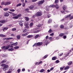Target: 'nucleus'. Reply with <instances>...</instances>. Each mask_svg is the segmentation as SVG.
I'll use <instances>...</instances> for the list:
<instances>
[{"instance_id": "1", "label": "nucleus", "mask_w": 73, "mask_h": 73, "mask_svg": "<svg viewBox=\"0 0 73 73\" xmlns=\"http://www.w3.org/2000/svg\"><path fill=\"white\" fill-rule=\"evenodd\" d=\"M9 13H10V14H11V15H13L14 17H13V19H19V17H20L21 16V14H19L18 15H17V14H15V13H12V12H9Z\"/></svg>"}, {"instance_id": "2", "label": "nucleus", "mask_w": 73, "mask_h": 73, "mask_svg": "<svg viewBox=\"0 0 73 73\" xmlns=\"http://www.w3.org/2000/svg\"><path fill=\"white\" fill-rule=\"evenodd\" d=\"M1 66H3V70L4 71H5V70H7L8 69V67L9 66L8 65H6L5 64H1Z\"/></svg>"}, {"instance_id": "3", "label": "nucleus", "mask_w": 73, "mask_h": 73, "mask_svg": "<svg viewBox=\"0 0 73 73\" xmlns=\"http://www.w3.org/2000/svg\"><path fill=\"white\" fill-rule=\"evenodd\" d=\"M12 45H13V44H11L7 46L6 47V46H3L2 47V49H4L5 50H7V49H8L9 48V47H10L11 48H13V46Z\"/></svg>"}, {"instance_id": "4", "label": "nucleus", "mask_w": 73, "mask_h": 73, "mask_svg": "<svg viewBox=\"0 0 73 73\" xmlns=\"http://www.w3.org/2000/svg\"><path fill=\"white\" fill-rule=\"evenodd\" d=\"M56 7V9H58L59 8V6L58 5H56V6H55L54 5H51L48 7L49 8H50V7H52V8H53V7Z\"/></svg>"}, {"instance_id": "5", "label": "nucleus", "mask_w": 73, "mask_h": 73, "mask_svg": "<svg viewBox=\"0 0 73 73\" xmlns=\"http://www.w3.org/2000/svg\"><path fill=\"white\" fill-rule=\"evenodd\" d=\"M29 8L30 9H31V10H35V9H37V7H34V6L33 5H31L30 7H29Z\"/></svg>"}, {"instance_id": "6", "label": "nucleus", "mask_w": 73, "mask_h": 73, "mask_svg": "<svg viewBox=\"0 0 73 73\" xmlns=\"http://www.w3.org/2000/svg\"><path fill=\"white\" fill-rule=\"evenodd\" d=\"M11 2L9 1H7L5 2L4 4L5 5H9V4H11Z\"/></svg>"}, {"instance_id": "7", "label": "nucleus", "mask_w": 73, "mask_h": 73, "mask_svg": "<svg viewBox=\"0 0 73 73\" xmlns=\"http://www.w3.org/2000/svg\"><path fill=\"white\" fill-rule=\"evenodd\" d=\"M44 0L41 1L38 3V5H41V4H43V3H44Z\"/></svg>"}, {"instance_id": "8", "label": "nucleus", "mask_w": 73, "mask_h": 73, "mask_svg": "<svg viewBox=\"0 0 73 73\" xmlns=\"http://www.w3.org/2000/svg\"><path fill=\"white\" fill-rule=\"evenodd\" d=\"M9 14L7 12L5 13L4 14V16L5 17L9 16Z\"/></svg>"}, {"instance_id": "9", "label": "nucleus", "mask_w": 73, "mask_h": 73, "mask_svg": "<svg viewBox=\"0 0 73 73\" xmlns=\"http://www.w3.org/2000/svg\"><path fill=\"white\" fill-rule=\"evenodd\" d=\"M41 15H42V13H41L38 12L36 13V16H41Z\"/></svg>"}, {"instance_id": "10", "label": "nucleus", "mask_w": 73, "mask_h": 73, "mask_svg": "<svg viewBox=\"0 0 73 73\" xmlns=\"http://www.w3.org/2000/svg\"><path fill=\"white\" fill-rule=\"evenodd\" d=\"M42 44H43V43L42 42H38L37 43L36 45L37 46H40V45H42Z\"/></svg>"}, {"instance_id": "11", "label": "nucleus", "mask_w": 73, "mask_h": 73, "mask_svg": "<svg viewBox=\"0 0 73 73\" xmlns=\"http://www.w3.org/2000/svg\"><path fill=\"white\" fill-rule=\"evenodd\" d=\"M28 25H29V24L28 23L26 22L25 23V26H26V28H29V27L28 26Z\"/></svg>"}, {"instance_id": "12", "label": "nucleus", "mask_w": 73, "mask_h": 73, "mask_svg": "<svg viewBox=\"0 0 73 73\" xmlns=\"http://www.w3.org/2000/svg\"><path fill=\"white\" fill-rule=\"evenodd\" d=\"M8 50L9 51H11L12 52V51H13V50H14V48H11L9 49Z\"/></svg>"}, {"instance_id": "13", "label": "nucleus", "mask_w": 73, "mask_h": 73, "mask_svg": "<svg viewBox=\"0 0 73 73\" xmlns=\"http://www.w3.org/2000/svg\"><path fill=\"white\" fill-rule=\"evenodd\" d=\"M6 22V21L4 20H1L0 21V23H3V24L5 23Z\"/></svg>"}, {"instance_id": "14", "label": "nucleus", "mask_w": 73, "mask_h": 73, "mask_svg": "<svg viewBox=\"0 0 73 73\" xmlns=\"http://www.w3.org/2000/svg\"><path fill=\"white\" fill-rule=\"evenodd\" d=\"M69 66H66L64 68V69L65 70H68V69H69Z\"/></svg>"}, {"instance_id": "15", "label": "nucleus", "mask_w": 73, "mask_h": 73, "mask_svg": "<svg viewBox=\"0 0 73 73\" xmlns=\"http://www.w3.org/2000/svg\"><path fill=\"white\" fill-rule=\"evenodd\" d=\"M28 34H29V33H27L25 34H23L22 35V36H27V35H28Z\"/></svg>"}, {"instance_id": "16", "label": "nucleus", "mask_w": 73, "mask_h": 73, "mask_svg": "<svg viewBox=\"0 0 73 73\" xmlns=\"http://www.w3.org/2000/svg\"><path fill=\"white\" fill-rule=\"evenodd\" d=\"M61 12L62 13H64V12H66V13H68V12H69V11H61Z\"/></svg>"}, {"instance_id": "17", "label": "nucleus", "mask_w": 73, "mask_h": 73, "mask_svg": "<svg viewBox=\"0 0 73 73\" xmlns=\"http://www.w3.org/2000/svg\"><path fill=\"white\" fill-rule=\"evenodd\" d=\"M57 59V57L54 56L52 58V60H56V59Z\"/></svg>"}, {"instance_id": "18", "label": "nucleus", "mask_w": 73, "mask_h": 73, "mask_svg": "<svg viewBox=\"0 0 73 73\" xmlns=\"http://www.w3.org/2000/svg\"><path fill=\"white\" fill-rule=\"evenodd\" d=\"M7 60H3L1 62V63H5V62H7Z\"/></svg>"}, {"instance_id": "19", "label": "nucleus", "mask_w": 73, "mask_h": 73, "mask_svg": "<svg viewBox=\"0 0 73 73\" xmlns=\"http://www.w3.org/2000/svg\"><path fill=\"white\" fill-rule=\"evenodd\" d=\"M72 64V61H70L68 63V65H71Z\"/></svg>"}, {"instance_id": "20", "label": "nucleus", "mask_w": 73, "mask_h": 73, "mask_svg": "<svg viewBox=\"0 0 73 73\" xmlns=\"http://www.w3.org/2000/svg\"><path fill=\"white\" fill-rule=\"evenodd\" d=\"M33 35H28L27 37V38H31V37H33Z\"/></svg>"}, {"instance_id": "21", "label": "nucleus", "mask_w": 73, "mask_h": 73, "mask_svg": "<svg viewBox=\"0 0 73 73\" xmlns=\"http://www.w3.org/2000/svg\"><path fill=\"white\" fill-rule=\"evenodd\" d=\"M13 38H5L6 40H12V39H13Z\"/></svg>"}, {"instance_id": "22", "label": "nucleus", "mask_w": 73, "mask_h": 73, "mask_svg": "<svg viewBox=\"0 0 73 73\" xmlns=\"http://www.w3.org/2000/svg\"><path fill=\"white\" fill-rule=\"evenodd\" d=\"M60 28L61 29H63L64 28V26L63 25H61L60 26Z\"/></svg>"}, {"instance_id": "23", "label": "nucleus", "mask_w": 73, "mask_h": 73, "mask_svg": "<svg viewBox=\"0 0 73 73\" xmlns=\"http://www.w3.org/2000/svg\"><path fill=\"white\" fill-rule=\"evenodd\" d=\"M0 36L1 37H6V36L4 35L1 34L0 35Z\"/></svg>"}, {"instance_id": "24", "label": "nucleus", "mask_w": 73, "mask_h": 73, "mask_svg": "<svg viewBox=\"0 0 73 73\" xmlns=\"http://www.w3.org/2000/svg\"><path fill=\"white\" fill-rule=\"evenodd\" d=\"M70 53V50H69L68 51V53L66 54V56L67 57L69 54V53Z\"/></svg>"}, {"instance_id": "25", "label": "nucleus", "mask_w": 73, "mask_h": 73, "mask_svg": "<svg viewBox=\"0 0 73 73\" xmlns=\"http://www.w3.org/2000/svg\"><path fill=\"white\" fill-rule=\"evenodd\" d=\"M44 71H45V70H44V69H42L40 71V73H42V72H44Z\"/></svg>"}, {"instance_id": "26", "label": "nucleus", "mask_w": 73, "mask_h": 73, "mask_svg": "<svg viewBox=\"0 0 73 73\" xmlns=\"http://www.w3.org/2000/svg\"><path fill=\"white\" fill-rule=\"evenodd\" d=\"M40 31V30H38L37 31H35L34 32V33H38V32H39Z\"/></svg>"}, {"instance_id": "27", "label": "nucleus", "mask_w": 73, "mask_h": 73, "mask_svg": "<svg viewBox=\"0 0 73 73\" xmlns=\"http://www.w3.org/2000/svg\"><path fill=\"white\" fill-rule=\"evenodd\" d=\"M38 36H39V35L38 34L35 37V39H36V38H38Z\"/></svg>"}, {"instance_id": "28", "label": "nucleus", "mask_w": 73, "mask_h": 73, "mask_svg": "<svg viewBox=\"0 0 73 73\" xmlns=\"http://www.w3.org/2000/svg\"><path fill=\"white\" fill-rule=\"evenodd\" d=\"M67 8V7L65 6H64L63 7V9L64 10H65L66 9V8Z\"/></svg>"}, {"instance_id": "29", "label": "nucleus", "mask_w": 73, "mask_h": 73, "mask_svg": "<svg viewBox=\"0 0 73 73\" xmlns=\"http://www.w3.org/2000/svg\"><path fill=\"white\" fill-rule=\"evenodd\" d=\"M8 29V28L7 27H4V29H3V31H4V30H7Z\"/></svg>"}, {"instance_id": "30", "label": "nucleus", "mask_w": 73, "mask_h": 73, "mask_svg": "<svg viewBox=\"0 0 73 73\" xmlns=\"http://www.w3.org/2000/svg\"><path fill=\"white\" fill-rule=\"evenodd\" d=\"M59 36L60 37H62L63 36H64V34L63 33H60L59 35Z\"/></svg>"}, {"instance_id": "31", "label": "nucleus", "mask_w": 73, "mask_h": 73, "mask_svg": "<svg viewBox=\"0 0 73 73\" xmlns=\"http://www.w3.org/2000/svg\"><path fill=\"white\" fill-rule=\"evenodd\" d=\"M19 25L21 26V27H23V23L22 22H20L19 23Z\"/></svg>"}, {"instance_id": "32", "label": "nucleus", "mask_w": 73, "mask_h": 73, "mask_svg": "<svg viewBox=\"0 0 73 73\" xmlns=\"http://www.w3.org/2000/svg\"><path fill=\"white\" fill-rule=\"evenodd\" d=\"M52 32V30L50 29L48 31V33H51Z\"/></svg>"}, {"instance_id": "33", "label": "nucleus", "mask_w": 73, "mask_h": 73, "mask_svg": "<svg viewBox=\"0 0 73 73\" xmlns=\"http://www.w3.org/2000/svg\"><path fill=\"white\" fill-rule=\"evenodd\" d=\"M48 56V55H45L43 58V59H45V58H46Z\"/></svg>"}, {"instance_id": "34", "label": "nucleus", "mask_w": 73, "mask_h": 73, "mask_svg": "<svg viewBox=\"0 0 73 73\" xmlns=\"http://www.w3.org/2000/svg\"><path fill=\"white\" fill-rule=\"evenodd\" d=\"M29 9L28 8H27L25 9V11H27V12H29Z\"/></svg>"}, {"instance_id": "35", "label": "nucleus", "mask_w": 73, "mask_h": 73, "mask_svg": "<svg viewBox=\"0 0 73 73\" xmlns=\"http://www.w3.org/2000/svg\"><path fill=\"white\" fill-rule=\"evenodd\" d=\"M17 44H18L17 42H16V43H15L13 44V45H15V46H16V45H17Z\"/></svg>"}, {"instance_id": "36", "label": "nucleus", "mask_w": 73, "mask_h": 73, "mask_svg": "<svg viewBox=\"0 0 73 73\" xmlns=\"http://www.w3.org/2000/svg\"><path fill=\"white\" fill-rule=\"evenodd\" d=\"M17 39H20V37H21V36H20V35H17Z\"/></svg>"}, {"instance_id": "37", "label": "nucleus", "mask_w": 73, "mask_h": 73, "mask_svg": "<svg viewBox=\"0 0 73 73\" xmlns=\"http://www.w3.org/2000/svg\"><path fill=\"white\" fill-rule=\"evenodd\" d=\"M19 48V47L18 46H15L14 47V49H18V48Z\"/></svg>"}, {"instance_id": "38", "label": "nucleus", "mask_w": 73, "mask_h": 73, "mask_svg": "<svg viewBox=\"0 0 73 73\" xmlns=\"http://www.w3.org/2000/svg\"><path fill=\"white\" fill-rule=\"evenodd\" d=\"M12 31H16V28H13L12 29Z\"/></svg>"}, {"instance_id": "39", "label": "nucleus", "mask_w": 73, "mask_h": 73, "mask_svg": "<svg viewBox=\"0 0 73 73\" xmlns=\"http://www.w3.org/2000/svg\"><path fill=\"white\" fill-rule=\"evenodd\" d=\"M26 20V21H29V18L28 17H25Z\"/></svg>"}, {"instance_id": "40", "label": "nucleus", "mask_w": 73, "mask_h": 73, "mask_svg": "<svg viewBox=\"0 0 73 73\" xmlns=\"http://www.w3.org/2000/svg\"><path fill=\"white\" fill-rule=\"evenodd\" d=\"M33 24L32 23H31L30 24V27H32L33 26Z\"/></svg>"}, {"instance_id": "41", "label": "nucleus", "mask_w": 73, "mask_h": 73, "mask_svg": "<svg viewBox=\"0 0 73 73\" xmlns=\"http://www.w3.org/2000/svg\"><path fill=\"white\" fill-rule=\"evenodd\" d=\"M3 10L4 11H7V10H8V8H5L3 9Z\"/></svg>"}, {"instance_id": "42", "label": "nucleus", "mask_w": 73, "mask_h": 73, "mask_svg": "<svg viewBox=\"0 0 73 73\" xmlns=\"http://www.w3.org/2000/svg\"><path fill=\"white\" fill-rule=\"evenodd\" d=\"M52 19H49V20H48V22L49 23H51V22H52Z\"/></svg>"}, {"instance_id": "43", "label": "nucleus", "mask_w": 73, "mask_h": 73, "mask_svg": "<svg viewBox=\"0 0 73 73\" xmlns=\"http://www.w3.org/2000/svg\"><path fill=\"white\" fill-rule=\"evenodd\" d=\"M21 3H19L17 5V7H19L20 6H21Z\"/></svg>"}, {"instance_id": "44", "label": "nucleus", "mask_w": 73, "mask_h": 73, "mask_svg": "<svg viewBox=\"0 0 73 73\" xmlns=\"http://www.w3.org/2000/svg\"><path fill=\"white\" fill-rule=\"evenodd\" d=\"M42 61H40L38 63V65H40V64H42Z\"/></svg>"}, {"instance_id": "45", "label": "nucleus", "mask_w": 73, "mask_h": 73, "mask_svg": "<svg viewBox=\"0 0 73 73\" xmlns=\"http://www.w3.org/2000/svg\"><path fill=\"white\" fill-rule=\"evenodd\" d=\"M63 38L64 39H65V38H66V35H64L63 37Z\"/></svg>"}, {"instance_id": "46", "label": "nucleus", "mask_w": 73, "mask_h": 73, "mask_svg": "<svg viewBox=\"0 0 73 73\" xmlns=\"http://www.w3.org/2000/svg\"><path fill=\"white\" fill-rule=\"evenodd\" d=\"M10 11H11V12H15V10L14 9H11L10 10Z\"/></svg>"}, {"instance_id": "47", "label": "nucleus", "mask_w": 73, "mask_h": 73, "mask_svg": "<svg viewBox=\"0 0 73 73\" xmlns=\"http://www.w3.org/2000/svg\"><path fill=\"white\" fill-rule=\"evenodd\" d=\"M27 29H25L24 30H23V32H24V33H25V32H27Z\"/></svg>"}, {"instance_id": "48", "label": "nucleus", "mask_w": 73, "mask_h": 73, "mask_svg": "<svg viewBox=\"0 0 73 73\" xmlns=\"http://www.w3.org/2000/svg\"><path fill=\"white\" fill-rule=\"evenodd\" d=\"M42 27V25H41L40 24L38 25V28H40V27Z\"/></svg>"}, {"instance_id": "49", "label": "nucleus", "mask_w": 73, "mask_h": 73, "mask_svg": "<svg viewBox=\"0 0 73 73\" xmlns=\"http://www.w3.org/2000/svg\"><path fill=\"white\" fill-rule=\"evenodd\" d=\"M55 3H58V0H55Z\"/></svg>"}, {"instance_id": "50", "label": "nucleus", "mask_w": 73, "mask_h": 73, "mask_svg": "<svg viewBox=\"0 0 73 73\" xmlns=\"http://www.w3.org/2000/svg\"><path fill=\"white\" fill-rule=\"evenodd\" d=\"M64 67L60 68V70H63V69H64Z\"/></svg>"}, {"instance_id": "51", "label": "nucleus", "mask_w": 73, "mask_h": 73, "mask_svg": "<svg viewBox=\"0 0 73 73\" xmlns=\"http://www.w3.org/2000/svg\"><path fill=\"white\" fill-rule=\"evenodd\" d=\"M5 4V2H3L1 3V5H4H4Z\"/></svg>"}, {"instance_id": "52", "label": "nucleus", "mask_w": 73, "mask_h": 73, "mask_svg": "<svg viewBox=\"0 0 73 73\" xmlns=\"http://www.w3.org/2000/svg\"><path fill=\"white\" fill-rule=\"evenodd\" d=\"M49 39L50 40V41H51L52 40V37H50L49 38Z\"/></svg>"}, {"instance_id": "53", "label": "nucleus", "mask_w": 73, "mask_h": 73, "mask_svg": "<svg viewBox=\"0 0 73 73\" xmlns=\"http://www.w3.org/2000/svg\"><path fill=\"white\" fill-rule=\"evenodd\" d=\"M20 70H21L20 69H19L17 70V72H18V73H19L20 72Z\"/></svg>"}, {"instance_id": "54", "label": "nucleus", "mask_w": 73, "mask_h": 73, "mask_svg": "<svg viewBox=\"0 0 73 73\" xmlns=\"http://www.w3.org/2000/svg\"><path fill=\"white\" fill-rule=\"evenodd\" d=\"M70 20H72V19H73V16H72L70 17Z\"/></svg>"}, {"instance_id": "55", "label": "nucleus", "mask_w": 73, "mask_h": 73, "mask_svg": "<svg viewBox=\"0 0 73 73\" xmlns=\"http://www.w3.org/2000/svg\"><path fill=\"white\" fill-rule=\"evenodd\" d=\"M36 1H37V0H32V2H36Z\"/></svg>"}, {"instance_id": "56", "label": "nucleus", "mask_w": 73, "mask_h": 73, "mask_svg": "<svg viewBox=\"0 0 73 73\" xmlns=\"http://www.w3.org/2000/svg\"><path fill=\"white\" fill-rule=\"evenodd\" d=\"M54 35V33H52L50 35V36H53Z\"/></svg>"}, {"instance_id": "57", "label": "nucleus", "mask_w": 73, "mask_h": 73, "mask_svg": "<svg viewBox=\"0 0 73 73\" xmlns=\"http://www.w3.org/2000/svg\"><path fill=\"white\" fill-rule=\"evenodd\" d=\"M25 3H23V7H25Z\"/></svg>"}, {"instance_id": "58", "label": "nucleus", "mask_w": 73, "mask_h": 73, "mask_svg": "<svg viewBox=\"0 0 73 73\" xmlns=\"http://www.w3.org/2000/svg\"><path fill=\"white\" fill-rule=\"evenodd\" d=\"M65 29H69V28L68 27H66L64 28Z\"/></svg>"}, {"instance_id": "59", "label": "nucleus", "mask_w": 73, "mask_h": 73, "mask_svg": "<svg viewBox=\"0 0 73 73\" xmlns=\"http://www.w3.org/2000/svg\"><path fill=\"white\" fill-rule=\"evenodd\" d=\"M71 16V15L70 14L69 15H68L66 17V18H68V17H70V16Z\"/></svg>"}, {"instance_id": "60", "label": "nucleus", "mask_w": 73, "mask_h": 73, "mask_svg": "<svg viewBox=\"0 0 73 73\" xmlns=\"http://www.w3.org/2000/svg\"><path fill=\"white\" fill-rule=\"evenodd\" d=\"M63 55V53H62L61 54H60L59 55V56H62Z\"/></svg>"}, {"instance_id": "61", "label": "nucleus", "mask_w": 73, "mask_h": 73, "mask_svg": "<svg viewBox=\"0 0 73 73\" xmlns=\"http://www.w3.org/2000/svg\"><path fill=\"white\" fill-rule=\"evenodd\" d=\"M53 67L51 68L50 69V71H51V70H53Z\"/></svg>"}, {"instance_id": "62", "label": "nucleus", "mask_w": 73, "mask_h": 73, "mask_svg": "<svg viewBox=\"0 0 73 73\" xmlns=\"http://www.w3.org/2000/svg\"><path fill=\"white\" fill-rule=\"evenodd\" d=\"M48 38H49V36H46V40H47V39H48Z\"/></svg>"}, {"instance_id": "63", "label": "nucleus", "mask_w": 73, "mask_h": 73, "mask_svg": "<svg viewBox=\"0 0 73 73\" xmlns=\"http://www.w3.org/2000/svg\"><path fill=\"white\" fill-rule=\"evenodd\" d=\"M12 25H10L8 26V27H9V28H10V27H11V26Z\"/></svg>"}, {"instance_id": "64", "label": "nucleus", "mask_w": 73, "mask_h": 73, "mask_svg": "<svg viewBox=\"0 0 73 73\" xmlns=\"http://www.w3.org/2000/svg\"><path fill=\"white\" fill-rule=\"evenodd\" d=\"M3 57H7V55H3Z\"/></svg>"}]
</instances>
